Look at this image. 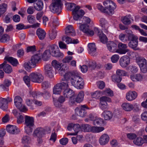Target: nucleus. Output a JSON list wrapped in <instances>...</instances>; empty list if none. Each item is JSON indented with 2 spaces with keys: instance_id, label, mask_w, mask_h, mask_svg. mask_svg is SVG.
<instances>
[{
  "instance_id": "f257e3e1",
  "label": "nucleus",
  "mask_w": 147,
  "mask_h": 147,
  "mask_svg": "<svg viewBox=\"0 0 147 147\" xmlns=\"http://www.w3.org/2000/svg\"><path fill=\"white\" fill-rule=\"evenodd\" d=\"M103 5L105 8L100 4H98L97 5L98 9L101 12L109 15L114 13V10L117 7L116 4L114 2L110 0H106L103 1Z\"/></svg>"
},
{
  "instance_id": "f03ea898",
  "label": "nucleus",
  "mask_w": 147,
  "mask_h": 147,
  "mask_svg": "<svg viewBox=\"0 0 147 147\" xmlns=\"http://www.w3.org/2000/svg\"><path fill=\"white\" fill-rule=\"evenodd\" d=\"M25 132L27 134H30L32 132L34 126V119L33 117L28 115L25 116Z\"/></svg>"
},
{
  "instance_id": "7ed1b4c3",
  "label": "nucleus",
  "mask_w": 147,
  "mask_h": 147,
  "mask_svg": "<svg viewBox=\"0 0 147 147\" xmlns=\"http://www.w3.org/2000/svg\"><path fill=\"white\" fill-rule=\"evenodd\" d=\"M71 84L78 89H82L84 87V83L83 79L80 76L75 74L71 79Z\"/></svg>"
},
{
  "instance_id": "20e7f679",
  "label": "nucleus",
  "mask_w": 147,
  "mask_h": 147,
  "mask_svg": "<svg viewBox=\"0 0 147 147\" xmlns=\"http://www.w3.org/2000/svg\"><path fill=\"white\" fill-rule=\"evenodd\" d=\"M81 129L83 131L98 133L103 131L104 128L103 127L92 126L88 124H82L81 126Z\"/></svg>"
},
{
  "instance_id": "39448f33",
  "label": "nucleus",
  "mask_w": 147,
  "mask_h": 147,
  "mask_svg": "<svg viewBox=\"0 0 147 147\" xmlns=\"http://www.w3.org/2000/svg\"><path fill=\"white\" fill-rule=\"evenodd\" d=\"M62 5L61 0H52L50 9L53 13L59 14L61 11Z\"/></svg>"
},
{
  "instance_id": "423d86ee",
  "label": "nucleus",
  "mask_w": 147,
  "mask_h": 147,
  "mask_svg": "<svg viewBox=\"0 0 147 147\" xmlns=\"http://www.w3.org/2000/svg\"><path fill=\"white\" fill-rule=\"evenodd\" d=\"M68 87V82L67 81L61 83H58L53 88V94H59L62 90L67 89Z\"/></svg>"
},
{
  "instance_id": "0eeeda50",
  "label": "nucleus",
  "mask_w": 147,
  "mask_h": 147,
  "mask_svg": "<svg viewBox=\"0 0 147 147\" xmlns=\"http://www.w3.org/2000/svg\"><path fill=\"white\" fill-rule=\"evenodd\" d=\"M22 100L21 97L19 96H16L14 99L15 105L17 108L22 112H25L28 110L27 108L22 105Z\"/></svg>"
},
{
  "instance_id": "6e6552de",
  "label": "nucleus",
  "mask_w": 147,
  "mask_h": 147,
  "mask_svg": "<svg viewBox=\"0 0 147 147\" xmlns=\"http://www.w3.org/2000/svg\"><path fill=\"white\" fill-rule=\"evenodd\" d=\"M79 26V29L80 31L82 32L86 35L91 36L94 35V31L90 28L89 26L87 24H80Z\"/></svg>"
},
{
  "instance_id": "1a4fd4ad",
  "label": "nucleus",
  "mask_w": 147,
  "mask_h": 147,
  "mask_svg": "<svg viewBox=\"0 0 147 147\" xmlns=\"http://www.w3.org/2000/svg\"><path fill=\"white\" fill-rule=\"evenodd\" d=\"M31 80L33 82L40 83L43 80V76L40 73L33 72L30 74Z\"/></svg>"
},
{
  "instance_id": "9d476101",
  "label": "nucleus",
  "mask_w": 147,
  "mask_h": 147,
  "mask_svg": "<svg viewBox=\"0 0 147 147\" xmlns=\"http://www.w3.org/2000/svg\"><path fill=\"white\" fill-rule=\"evenodd\" d=\"M49 50L51 55L53 56L59 57L63 56V54L59 51L58 47L55 45H53L50 47Z\"/></svg>"
},
{
  "instance_id": "9b49d317",
  "label": "nucleus",
  "mask_w": 147,
  "mask_h": 147,
  "mask_svg": "<svg viewBox=\"0 0 147 147\" xmlns=\"http://www.w3.org/2000/svg\"><path fill=\"white\" fill-rule=\"evenodd\" d=\"M138 37L136 36L130 39H128V40L129 41L128 44L129 47L134 50H138L139 48L137 47L138 45Z\"/></svg>"
},
{
  "instance_id": "f8f14e48",
  "label": "nucleus",
  "mask_w": 147,
  "mask_h": 147,
  "mask_svg": "<svg viewBox=\"0 0 147 147\" xmlns=\"http://www.w3.org/2000/svg\"><path fill=\"white\" fill-rule=\"evenodd\" d=\"M88 108L85 105H82L81 107L76 108L75 109L76 114L80 117H84L86 114L85 109Z\"/></svg>"
},
{
  "instance_id": "ddd939ff",
  "label": "nucleus",
  "mask_w": 147,
  "mask_h": 147,
  "mask_svg": "<svg viewBox=\"0 0 147 147\" xmlns=\"http://www.w3.org/2000/svg\"><path fill=\"white\" fill-rule=\"evenodd\" d=\"M12 101L11 98L7 97V98H0V108L3 110H5L7 108L8 102Z\"/></svg>"
},
{
  "instance_id": "4468645a",
  "label": "nucleus",
  "mask_w": 147,
  "mask_h": 147,
  "mask_svg": "<svg viewBox=\"0 0 147 147\" xmlns=\"http://www.w3.org/2000/svg\"><path fill=\"white\" fill-rule=\"evenodd\" d=\"M119 62L121 67L125 68L130 64V59L127 56L124 55L120 58Z\"/></svg>"
},
{
  "instance_id": "2eb2a0df",
  "label": "nucleus",
  "mask_w": 147,
  "mask_h": 147,
  "mask_svg": "<svg viewBox=\"0 0 147 147\" xmlns=\"http://www.w3.org/2000/svg\"><path fill=\"white\" fill-rule=\"evenodd\" d=\"M45 74L48 77L52 78L54 76V72L53 67L50 64H47L44 67Z\"/></svg>"
},
{
  "instance_id": "dca6fc26",
  "label": "nucleus",
  "mask_w": 147,
  "mask_h": 147,
  "mask_svg": "<svg viewBox=\"0 0 147 147\" xmlns=\"http://www.w3.org/2000/svg\"><path fill=\"white\" fill-rule=\"evenodd\" d=\"M118 49H117V53L120 54H125L129 51L127 48L126 44L121 42L119 43L117 45Z\"/></svg>"
},
{
  "instance_id": "f3484780",
  "label": "nucleus",
  "mask_w": 147,
  "mask_h": 147,
  "mask_svg": "<svg viewBox=\"0 0 147 147\" xmlns=\"http://www.w3.org/2000/svg\"><path fill=\"white\" fill-rule=\"evenodd\" d=\"M46 130L44 128L41 127H38L34 131L33 136L34 137L41 138L46 134Z\"/></svg>"
},
{
  "instance_id": "a211bd4d",
  "label": "nucleus",
  "mask_w": 147,
  "mask_h": 147,
  "mask_svg": "<svg viewBox=\"0 0 147 147\" xmlns=\"http://www.w3.org/2000/svg\"><path fill=\"white\" fill-rule=\"evenodd\" d=\"M109 137L108 135L104 134L102 135L100 137L99 142L102 146H104L107 144L109 140Z\"/></svg>"
},
{
  "instance_id": "6ab92c4d",
  "label": "nucleus",
  "mask_w": 147,
  "mask_h": 147,
  "mask_svg": "<svg viewBox=\"0 0 147 147\" xmlns=\"http://www.w3.org/2000/svg\"><path fill=\"white\" fill-rule=\"evenodd\" d=\"M108 50L112 53H117V45L114 42L109 41L107 44Z\"/></svg>"
},
{
  "instance_id": "aec40b11",
  "label": "nucleus",
  "mask_w": 147,
  "mask_h": 147,
  "mask_svg": "<svg viewBox=\"0 0 147 147\" xmlns=\"http://www.w3.org/2000/svg\"><path fill=\"white\" fill-rule=\"evenodd\" d=\"M137 96V94L135 91H129L126 94V99L131 101L134 100Z\"/></svg>"
},
{
  "instance_id": "412c9836",
  "label": "nucleus",
  "mask_w": 147,
  "mask_h": 147,
  "mask_svg": "<svg viewBox=\"0 0 147 147\" xmlns=\"http://www.w3.org/2000/svg\"><path fill=\"white\" fill-rule=\"evenodd\" d=\"M67 129L69 131H71L72 129L75 131V133H77L79 131L80 129H81V126L78 123L74 124L73 123H69L68 124Z\"/></svg>"
},
{
  "instance_id": "4be33fe9",
  "label": "nucleus",
  "mask_w": 147,
  "mask_h": 147,
  "mask_svg": "<svg viewBox=\"0 0 147 147\" xmlns=\"http://www.w3.org/2000/svg\"><path fill=\"white\" fill-rule=\"evenodd\" d=\"M41 55L40 54L35 55L32 57L31 60L29 61L31 65L33 67H35L36 64L38 62L41 58Z\"/></svg>"
},
{
  "instance_id": "5701e85b",
  "label": "nucleus",
  "mask_w": 147,
  "mask_h": 147,
  "mask_svg": "<svg viewBox=\"0 0 147 147\" xmlns=\"http://www.w3.org/2000/svg\"><path fill=\"white\" fill-rule=\"evenodd\" d=\"M100 22L103 30H104L105 33H108V28L109 25L107 21L105 19L103 18L100 19Z\"/></svg>"
},
{
  "instance_id": "b1692460",
  "label": "nucleus",
  "mask_w": 147,
  "mask_h": 147,
  "mask_svg": "<svg viewBox=\"0 0 147 147\" xmlns=\"http://www.w3.org/2000/svg\"><path fill=\"white\" fill-rule=\"evenodd\" d=\"M88 53L93 56H95L96 54V47L94 43H89L88 45Z\"/></svg>"
},
{
  "instance_id": "393cba45",
  "label": "nucleus",
  "mask_w": 147,
  "mask_h": 147,
  "mask_svg": "<svg viewBox=\"0 0 147 147\" xmlns=\"http://www.w3.org/2000/svg\"><path fill=\"white\" fill-rule=\"evenodd\" d=\"M36 33L38 38L40 40H42L45 39L46 33L44 30L41 28H38L36 30Z\"/></svg>"
},
{
  "instance_id": "a878e982",
  "label": "nucleus",
  "mask_w": 147,
  "mask_h": 147,
  "mask_svg": "<svg viewBox=\"0 0 147 147\" xmlns=\"http://www.w3.org/2000/svg\"><path fill=\"white\" fill-rule=\"evenodd\" d=\"M65 34L68 36H75L76 33L72 25H69L66 27L65 30Z\"/></svg>"
},
{
  "instance_id": "bb28decb",
  "label": "nucleus",
  "mask_w": 147,
  "mask_h": 147,
  "mask_svg": "<svg viewBox=\"0 0 147 147\" xmlns=\"http://www.w3.org/2000/svg\"><path fill=\"white\" fill-rule=\"evenodd\" d=\"M4 60L10 63L13 66H16L19 63L16 59L8 56H6L5 57Z\"/></svg>"
},
{
  "instance_id": "cd10ccee",
  "label": "nucleus",
  "mask_w": 147,
  "mask_h": 147,
  "mask_svg": "<svg viewBox=\"0 0 147 147\" xmlns=\"http://www.w3.org/2000/svg\"><path fill=\"white\" fill-rule=\"evenodd\" d=\"M122 109L125 111H130L134 109L133 105L130 103L124 102L121 105Z\"/></svg>"
},
{
  "instance_id": "c85d7f7f",
  "label": "nucleus",
  "mask_w": 147,
  "mask_h": 147,
  "mask_svg": "<svg viewBox=\"0 0 147 147\" xmlns=\"http://www.w3.org/2000/svg\"><path fill=\"white\" fill-rule=\"evenodd\" d=\"M65 89L63 91V94L64 97L70 98L75 96V93L72 90L70 89Z\"/></svg>"
},
{
  "instance_id": "c756f323",
  "label": "nucleus",
  "mask_w": 147,
  "mask_h": 147,
  "mask_svg": "<svg viewBox=\"0 0 147 147\" xmlns=\"http://www.w3.org/2000/svg\"><path fill=\"white\" fill-rule=\"evenodd\" d=\"M63 96H60L58 98L57 100L54 102L55 106L57 107H60L61 106V104L63 103L65 100V98Z\"/></svg>"
},
{
  "instance_id": "7c9ffc66",
  "label": "nucleus",
  "mask_w": 147,
  "mask_h": 147,
  "mask_svg": "<svg viewBox=\"0 0 147 147\" xmlns=\"http://www.w3.org/2000/svg\"><path fill=\"white\" fill-rule=\"evenodd\" d=\"M17 128L15 125H9L7 126L6 130L8 133L13 134L17 133Z\"/></svg>"
},
{
  "instance_id": "2f4dec72",
  "label": "nucleus",
  "mask_w": 147,
  "mask_h": 147,
  "mask_svg": "<svg viewBox=\"0 0 147 147\" xmlns=\"http://www.w3.org/2000/svg\"><path fill=\"white\" fill-rule=\"evenodd\" d=\"M136 62L140 67L147 65L146 60L142 57H136Z\"/></svg>"
},
{
  "instance_id": "473e14b6",
  "label": "nucleus",
  "mask_w": 147,
  "mask_h": 147,
  "mask_svg": "<svg viewBox=\"0 0 147 147\" xmlns=\"http://www.w3.org/2000/svg\"><path fill=\"white\" fill-rule=\"evenodd\" d=\"M11 82L9 80L6 79L3 82V84L0 85V87L5 90H7V88L11 85Z\"/></svg>"
},
{
  "instance_id": "72a5a7b5",
  "label": "nucleus",
  "mask_w": 147,
  "mask_h": 147,
  "mask_svg": "<svg viewBox=\"0 0 147 147\" xmlns=\"http://www.w3.org/2000/svg\"><path fill=\"white\" fill-rule=\"evenodd\" d=\"M34 6L36 10L38 11H40L43 8V3L40 1H38L34 3Z\"/></svg>"
},
{
  "instance_id": "f704fd0d",
  "label": "nucleus",
  "mask_w": 147,
  "mask_h": 147,
  "mask_svg": "<svg viewBox=\"0 0 147 147\" xmlns=\"http://www.w3.org/2000/svg\"><path fill=\"white\" fill-rule=\"evenodd\" d=\"M102 114L105 120H109L110 119L113 117L112 113L110 111H105L102 113Z\"/></svg>"
},
{
  "instance_id": "c9c22d12",
  "label": "nucleus",
  "mask_w": 147,
  "mask_h": 147,
  "mask_svg": "<svg viewBox=\"0 0 147 147\" xmlns=\"http://www.w3.org/2000/svg\"><path fill=\"white\" fill-rule=\"evenodd\" d=\"M133 143L137 146H141L144 144L143 139L141 137H137L134 140Z\"/></svg>"
},
{
  "instance_id": "e433bc0d",
  "label": "nucleus",
  "mask_w": 147,
  "mask_h": 147,
  "mask_svg": "<svg viewBox=\"0 0 147 147\" xmlns=\"http://www.w3.org/2000/svg\"><path fill=\"white\" fill-rule=\"evenodd\" d=\"M51 64L56 70L58 71L61 70V64L56 60H53Z\"/></svg>"
},
{
  "instance_id": "4c0bfd02",
  "label": "nucleus",
  "mask_w": 147,
  "mask_h": 147,
  "mask_svg": "<svg viewBox=\"0 0 147 147\" xmlns=\"http://www.w3.org/2000/svg\"><path fill=\"white\" fill-rule=\"evenodd\" d=\"M51 22L49 24L50 26L55 27L58 25V19L56 17H51Z\"/></svg>"
},
{
  "instance_id": "58836bf2",
  "label": "nucleus",
  "mask_w": 147,
  "mask_h": 147,
  "mask_svg": "<svg viewBox=\"0 0 147 147\" xmlns=\"http://www.w3.org/2000/svg\"><path fill=\"white\" fill-rule=\"evenodd\" d=\"M84 96V92L83 91H81L76 98V102L79 103L81 102L83 100Z\"/></svg>"
},
{
  "instance_id": "ea45409f",
  "label": "nucleus",
  "mask_w": 147,
  "mask_h": 147,
  "mask_svg": "<svg viewBox=\"0 0 147 147\" xmlns=\"http://www.w3.org/2000/svg\"><path fill=\"white\" fill-rule=\"evenodd\" d=\"M10 39L9 36L7 34H5L2 36H0V42L3 43H5L8 42Z\"/></svg>"
},
{
  "instance_id": "a19ab883",
  "label": "nucleus",
  "mask_w": 147,
  "mask_h": 147,
  "mask_svg": "<svg viewBox=\"0 0 147 147\" xmlns=\"http://www.w3.org/2000/svg\"><path fill=\"white\" fill-rule=\"evenodd\" d=\"M80 8V7L78 6H75L72 11L73 14L81 13V15H84V12L83 10L80 9L79 10Z\"/></svg>"
},
{
  "instance_id": "79ce46f5",
  "label": "nucleus",
  "mask_w": 147,
  "mask_h": 147,
  "mask_svg": "<svg viewBox=\"0 0 147 147\" xmlns=\"http://www.w3.org/2000/svg\"><path fill=\"white\" fill-rule=\"evenodd\" d=\"M81 22H80L79 24H90V19L88 17L84 16L81 18Z\"/></svg>"
},
{
  "instance_id": "37998d69",
  "label": "nucleus",
  "mask_w": 147,
  "mask_h": 147,
  "mask_svg": "<svg viewBox=\"0 0 147 147\" xmlns=\"http://www.w3.org/2000/svg\"><path fill=\"white\" fill-rule=\"evenodd\" d=\"M3 70L7 74L10 73L12 71L11 66L8 64H6L4 65Z\"/></svg>"
},
{
  "instance_id": "c03bdc74",
  "label": "nucleus",
  "mask_w": 147,
  "mask_h": 147,
  "mask_svg": "<svg viewBox=\"0 0 147 147\" xmlns=\"http://www.w3.org/2000/svg\"><path fill=\"white\" fill-rule=\"evenodd\" d=\"M98 36L101 42L103 43L106 42L107 40V38L105 34L102 32H101L99 34Z\"/></svg>"
},
{
  "instance_id": "a18cd8bd",
  "label": "nucleus",
  "mask_w": 147,
  "mask_h": 147,
  "mask_svg": "<svg viewBox=\"0 0 147 147\" xmlns=\"http://www.w3.org/2000/svg\"><path fill=\"white\" fill-rule=\"evenodd\" d=\"M96 67V63L94 61H90L88 63V69L91 70L94 69Z\"/></svg>"
},
{
  "instance_id": "49530a36",
  "label": "nucleus",
  "mask_w": 147,
  "mask_h": 147,
  "mask_svg": "<svg viewBox=\"0 0 147 147\" xmlns=\"http://www.w3.org/2000/svg\"><path fill=\"white\" fill-rule=\"evenodd\" d=\"M7 7V4L5 3H2L0 5V15L1 16L5 12Z\"/></svg>"
},
{
  "instance_id": "de8ad7c7",
  "label": "nucleus",
  "mask_w": 147,
  "mask_h": 147,
  "mask_svg": "<svg viewBox=\"0 0 147 147\" xmlns=\"http://www.w3.org/2000/svg\"><path fill=\"white\" fill-rule=\"evenodd\" d=\"M116 74V75L119 77L126 76L127 74V73L126 71L120 69H117Z\"/></svg>"
},
{
  "instance_id": "09e8293b",
  "label": "nucleus",
  "mask_w": 147,
  "mask_h": 147,
  "mask_svg": "<svg viewBox=\"0 0 147 147\" xmlns=\"http://www.w3.org/2000/svg\"><path fill=\"white\" fill-rule=\"evenodd\" d=\"M75 74L71 72H67L64 76V78L66 81H68L70 78H71V79L72 77L74 76Z\"/></svg>"
},
{
  "instance_id": "8fccbe9b",
  "label": "nucleus",
  "mask_w": 147,
  "mask_h": 147,
  "mask_svg": "<svg viewBox=\"0 0 147 147\" xmlns=\"http://www.w3.org/2000/svg\"><path fill=\"white\" fill-rule=\"evenodd\" d=\"M51 55L49 50H46L43 53L42 58L45 60H47Z\"/></svg>"
},
{
  "instance_id": "3c124183",
  "label": "nucleus",
  "mask_w": 147,
  "mask_h": 147,
  "mask_svg": "<svg viewBox=\"0 0 147 147\" xmlns=\"http://www.w3.org/2000/svg\"><path fill=\"white\" fill-rule=\"evenodd\" d=\"M73 59L72 56H67L65 57L62 60V62L64 63H69L70 61Z\"/></svg>"
},
{
  "instance_id": "603ef678",
  "label": "nucleus",
  "mask_w": 147,
  "mask_h": 147,
  "mask_svg": "<svg viewBox=\"0 0 147 147\" xmlns=\"http://www.w3.org/2000/svg\"><path fill=\"white\" fill-rule=\"evenodd\" d=\"M30 139L29 136L27 135L24 136L22 138V142L24 144H28L30 142Z\"/></svg>"
},
{
  "instance_id": "864d4df0",
  "label": "nucleus",
  "mask_w": 147,
  "mask_h": 147,
  "mask_svg": "<svg viewBox=\"0 0 147 147\" xmlns=\"http://www.w3.org/2000/svg\"><path fill=\"white\" fill-rule=\"evenodd\" d=\"M119 39L122 41L126 42L128 40V36L123 34H121L119 36Z\"/></svg>"
},
{
  "instance_id": "5fc2aeb1",
  "label": "nucleus",
  "mask_w": 147,
  "mask_h": 147,
  "mask_svg": "<svg viewBox=\"0 0 147 147\" xmlns=\"http://www.w3.org/2000/svg\"><path fill=\"white\" fill-rule=\"evenodd\" d=\"M66 8L67 9L72 10L76 6V4L73 3H65Z\"/></svg>"
},
{
  "instance_id": "6e6d98bb",
  "label": "nucleus",
  "mask_w": 147,
  "mask_h": 147,
  "mask_svg": "<svg viewBox=\"0 0 147 147\" xmlns=\"http://www.w3.org/2000/svg\"><path fill=\"white\" fill-rule=\"evenodd\" d=\"M31 64L30 61L28 62H25L23 64V67L26 70L28 71L31 68L33 67V66L31 65Z\"/></svg>"
},
{
  "instance_id": "4d7b16f0",
  "label": "nucleus",
  "mask_w": 147,
  "mask_h": 147,
  "mask_svg": "<svg viewBox=\"0 0 147 147\" xmlns=\"http://www.w3.org/2000/svg\"><path fill=\"white\" fill-rule=\"evenodd\" d=\"M102 119L101 118L97 117L93 121V124L94 125H99L102 123Z\"/></svg>"
},
{
  "instance_id": "13d9d810",
  "label": "nucleus",
  "mask_w": 147,
  "mask_h": 147,
  "mask_svg": "<svg viewBox=\"0 0 147 147\" xmlns=\"http://www.w3.org/2000/svg\"><path fill=\"white\" fill-rule=\"evenodd\" d=\"M27 19L28 22L31 24L34 23L35 21V17L31 15H29L27 16Z\"/></svg>"
},
{
  "instance_id": "bf43d9fd",
  "label": "nucleus",
  "mask_w": 147,
  "mask_h": 147,
  "mask_svg": "<svg viewBox=\"0 0 147 147\" xmlns=\"http://www.w3.org/2000/svg\"><path fill=\"white\" fill-rule=\"evenodd\" d=\"M62 40L63 41H65L67 44L71 43L72 41V39L70 37L65 36H64L62 37Z\"/></svg>"
},
{
  "instance_id": "052dcab7",
  "label": "nucleus",
  "mask_w": 147,
  "mask_h": 147,
  "mask_svg": "<svg viewBox=\"0 0 147 147\" xmlns=\"http://www.w3.org/2000/svg\"><path fill=\"white\" fill-rule=\"evenodd\" d=\"M119 58V56L118 55L115 54L111 57V60L113 63H116L118 61Z\"/></svg>"
},
{
  "instance_id": "680f3d73",
  "label": "nucleus",
  "mask_w": 147,
  "mask_h": 147,
  "mask_svg": "<svg viewBox=\"0 0 147 147\" xmlns=\"http://www.w3.org/2000/svg\"><path fill=\"white\" fill-rule=\"evenodd\" d=\"M104 93L110 96H113L114 95L113 91L110 88H107L105 90Z\"/></svg>"
},
{
  "instance_id": "e2e57ef3",
  "label": "nucleus",
  "mask_w": 147,
  "mask_h": 147,
  "mask_svg": "<svg viewBox=\"0 0 147 147\" xmlns=\"http://www.w3.org/2000/svg\"><path fill=\"white\" fill-rule=\"evenodd\" d=\"M23 79L25 83L28 86H29L30 85V81H31L30 75L29 76H25L24 77Z\"/></svg>"
},
{
  "instance_id": "0e129e2a",
  "label": "nucleus",
  "mask_w": 147,
  "mask_h": 147,
  "mask_svg": "<svg viewBox=\"0 0 147 147\" xmlns=\"http://www.w3.org/2000/svg\"><path fill=\"white\" fill-rule=\"evenodd\" d=\"M80 14L81 13L73 14L74 19L76 21L79 20L80 22L81 21V18H82L83 15H81Z\"/></svg>"
},
{
  "instance_id": "69168bd1",
  "label": "nucleus",
  "mask_w": 147,
  "mask_h": 147,
  "mask_svg": "<svg viewBox=\"0 0 147 147\" xmlns=\"http://www.w3.org/2000/svg\"><path fill=\"white\" fill-rule=\"evenodd\" d=\"M125 32L127 34V36L128 37V39H130L131 38L136 36L133 34L132 31L130 30L126 29L125 30Z\"/></svg>"
},
{
  "instance_id": "338daca9",
  "label": "nucleus",
  "mask_w": 147,
  "mask_h": 147,
  "mask_svg": "<svg viewBox=\"0 0 147 147\" xmlns=\"http://www.w3.org/2000/svg\"><path fill=\"white\" fill-rule=\"evenodd\" d=\"M121 20L123 23L125 25H128L131 22L129 19L126 16H125L122 18Z\"/></svg>"
},
{
  "instance_id": "774afa93",
  "label": "nucleus",
  "mask_w": 147,
  "mask_h": 147,
  "mask_svg": "<svg viewBox=\"0 0 147 147\" xmlns=\"http://www.w3.org/2000/svg\"><path fill=\"white\" fill-rule=\"evenodd\" d=\"M141 117L142 120L147 122V111L144 112L141 114Z\"/></svg>"
}]
</instances>
